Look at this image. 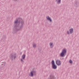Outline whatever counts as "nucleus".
Wrapping results in <instances>:
<instances>
[{"instance_id": "nucleus-1", "label": "nucleus", "mask_w": 79, "mask_h": 79, "mask_svg": "<svg viewBox=\"0 0 79 79\" xmlns=\"http://www.w3.org/2000/svg\"><path fill=\"white\" fill-rule=\"evenodd\" d=\"M18 19L20 20L18 21V20L17 19L15 21L14 24V31L15 32H17L18 31H20L23 29V24H24V22L21 18H18Z\"/></svg>"}, {"instance_id": "nucleus-2", "label": "nucleus", "mask_w": 79, "mask_h": 79, "mask_svg": "<svg viewBox=\"0 0 79 79\" xmlns=\"http://www.w3.org/2000/svg\"><path fill=\"white\" fill-rule=\"evenodd\" d=\"M10 58L11 60H15L16 58V53H12L10 55Z\"/></svg>"}, {"instance_id": "nucleus-3", "label": "nucleus", "mask_w": 79, "mask_h": 79, "mask_svg": "<svg viewBox=\"0 0 79 79\" xmlns=\"http://www.w3.org/2000/svg\"><path fill=\"white\" fill-rule=\"evenodd\" d=\"M66 50L65 49H63L62 52L60 53V56L62 57H64L65 56V54H66Z\"/></svg>"}, {"instance_id": "nucleus-4", "label": "nucleus", "mask_w": 79, "mask_h": 79, "mask_svg": "<svg viewBox=\"0 0 79 79\" xmlns=\"http://www.w3.org/2000/svg\"><path fill=\"white\" fill-rule=\"evenodd\" d=\"M36 72L35 71H32L31 72H30V73L29 74V75L30 77H32L34 75L35 76L36 74Z\"/></svg>"}, {"instance_id": "nucleus-5", "label": "nucleus", "mask_w": 79, "mask_h": 79, "mask_svg": "<svg viewBox=\"0 0 79 79\" xmlns=\"http://www.w3.org/2000/svg\"><path fill=\"white\" fill-rule=\"evenodd\" d=\"M51 63L52 64V68L53 69H56L57 68V66L55 64L54 60H53L52 61Z\"/></svg>"}, {"instance_id": "nucleus-6", "label": "nucleus", "mask_w": 79, "mask_h": 79, "mask_svg": "<svg viewBox=\"0 0 79 79\" xmlns=\"http://www.w3.org/2000/svg\"><path fill=\"white\" fill-rule=\"evenodd\" d=\"M26 57V55L25 54H23L22 56V59L21 60V61L22 63H24V61H23V60H24L25 59V58Z\"/></svg>"}, {"instance_id": "nucleus-7", "label": "nucleus", "mask_w": 79, "mask_h": 79, "mask_svg": "<svg viewBox=\"0 0 79 79\" xmlns=\"http://www.w3.org/2000/svg\"><path fill=\"white\" fill-rule=\"evenodd\" d=\"M48 79H55V77L54 75L51 74L50 75L49 77H48Z\"/></svg>"}, {"instance_id": "nucleus-8", "label": "nucleus", "mask_w": 79, "mask_h": 79, "mask_svg": "<svg viewBox=\"0 0 79 79\" xmlns=\"http://www.w3.org/2000/svg\"><path fill=\"white\" fill-rule=\"evenodd\" d=\"M56 64L58 65V66H60V65H61V61L60 60H56Z\"/></svg>"}, {"instance_id": "nucleus-9", "label": "nucleus", "mask_w": 79, "mask_h": 79, "mask_svg": "<svg viewBox=\"0 0 79 79\" xmlns=\"http://www.w3.org/2000/svg\"><path fill=\"white\" fill-rule=\"evenodd\" d=\"M46 19L48 20V21H49L50 22H52V19H51V18L50 17H49V16H48L46 17Z\"/></svg>"}, {"instance_id": "nucleus-10", "label": "nucleus", "mask_w": 79, "mask_h": 79, "mask_svg": "<svg viewBox=\"0 0 79 79\" xmlns=\"http://www.w3.org/2000/svg\"><path fill=\"white\" fill-rule=\"evenodd\" d=\"M69 31L70 33L71 34L74 32V29L73 28H71L69 29Z\"/></svg>"}, {"instance_id": "nucleus-11", "label": "nucleus", "mask_w": 79, "mask_h": 79, "mask_svg": "<svg viewBox=\"0 0 79 79\" xmlns=\"http://www.w3.org/2000/svg\"><path fill=\"white\" fill-rule=\"evenodd\" d=\"M61 0H56V1L57 2V4H60L61 3Z\"/></svg>"}, {"instance_id": "nucleus-12", "label": "nucleus", "mask_w": 79, "mask_h": 79, "mask_svg": "<svg viewBox=\"0 0 79 79\" xmlns=\"http://www.w3.org/2000/svg\"><path fill=\"white\" fill-rule=\"evenodd\" d=\"M49 45L51 48H53V43H50L49 44Z\"/></svg>"}, {"instance_id": "nucleus-13", "label": "nucleus", "mask_w": 79, "mask_h": 79, "mask_svg": "<svg viewBox=\"0 0 79 79\" xmlns=\"http://www.w3.org/2000/svg\"><path fill=\"white\" fill-rule=\"evenodd\" d=\"M37 46V44H33V48H35L36 47V46Z\"/></svg>"}, {"instance_id": "nucleus-14", "label": "nucleus", "mask_w": 79, "mask_h": 79, "mask_svg": "<svg viewBox=\"0 0 79 79\" xmlns=\"http://www.w3.org/2000/svg\"><path fill=\"white\" fill-rule=\"evenodd\" d=\"M67 34L68 35H69V34H70V33H69V31H67Z\"/></svg>"}, {"instance_id": "nucleus-15", "label": "nucleus", "mask_w": 79, "mask_h": 79, "mask_svg": "<svg viewBox=\"0 0 79 79\" xmlns=\"http://www.w3.org/2000/svg\"><path fill=\"white\" fill-rule=\"evenodd\" d=\"M69 63H73V61H72V60H69Z\"/></svg>"}, {"instance_id": "nucleus-16", "label": "nucleus", "mask_w": 79, "mask_h": 79, "mask_svg": "<svg viewBox=\"0 0 79 79\" xmlns=\"http://www.w3.org/2000/svg\"><path fill=\"white\" fill-rule=\"evenodd\" d=\"M1 65H2L1 66L2 67H3V66H5V64H2Z\"/></svg>"}, {"instance_id": "nucleus-17", "label": "nucleus", "mask_w": 79, "mask_h": 79, "mask_svg": "<svg viewBox=\"0 0 79 79\" xmlns=\"http://www.w3.org/2000/svg\"><path fill=\"white\" fill-rule=\"evenodd\" d=\"M75 3L76 5H77V2H76Z\"/></svg>"}, {"instance_id": "nucleus-18", "label": "nucleus", "mask_w": 79, "mask_h": 79, "mask_svg": "<svg viewBox=\"0 0 79 79\" xmlns=\"http://www.w3.org/2000/svg\"><path fill=\"white\" fill-rule=\"evenodd\" d=\"M14 1H15V2H16L17 1V0H13Z\"/></svg>"}, {"instance_id": "nucleus-19", "label": "nucleus", "mask_w": 79, "mask_h": 79, "mask_svg": "<svg viewBox=\"0 0 79 79\" xmlns=\"http://www.w3.org/2000/svg\"><path fill=\"white\" fill-rule=\"evenodd\" d=\"M3 63H4L3 64H5V62H4Z\"/></svg>"}, {"instance_id": "nucleus-20", "label": "nucleus", "mask_w": 79, "mask_h": 79, "mask_svg": "<svg viewBox=\"0 0 79 79\" xmlns=\"http://www.w3.org/2000/svg\"><path fill=\"white\" fill-rule=\"evenodd\" d=\"M21 54H22V53H20V54L21 55Z\"/></svg>"}]
</instances>
